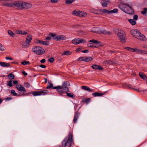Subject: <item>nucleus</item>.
Returning a JSON list of instances; mask_svg holds the SVG:
<instances>
[{
    "label": "nucleus",
    "instance_id": "nucleus-1",
    "mask_svg": "<svg viewBox=\"0 0 147 147\" xmlns=\"http://www.w3.org/2000/svg\"><path fill=\"white\" fill-rule=\"evenodd\" d=\"M73 136L72 133H69L67 137H66L62 142L61 146L59 147H71L74 143Z\"/></svg>",
    "mask_w": 147,
    "mask_h": 147
},
{
    "label": "nucleus",
    "instance_id": "nucleus-2",
    "mask_svg": "<svg viewBox=\"0 0 147 147\" xmlns=\"http://www.w3.org/2000/svg\"><path fill=\"white\" fill-rule=\"evenodd\" d=\"M130 33L134 37L138 39L143 41H146L147 40L146 37L138 30L132 29L130 31Z\"/></svg>",
    "mask_w": 147,
    "mask_h": 147
},
{
    "label": "nucleus",
    "instance_id": "nucleus-3",
    "mask_svg": "<svg viewBox=\"0 0 147 147\" xmlns=\"http://www.w3.org/2000/svg\"><path fill=\"white\" fill-rule=\"evenodd\" d=\"M114 30L117 34L118 38L121 42L123 43L125 42H126V36L125 32L121 29L116 28L114 29Z\"/></svg>",
    "mask_w": 147,
    "mask_h": 147
},
{
    "label": "nucleus",
    "instance_id": "nucleus-4",
    "mask_svg": "<svg viewBox=\"0 0 147 147\" xmlns=\"http://www.w3.org/2000/svg\"><path fill=\"white\" fill-rule=\"evenodd\" d=\"M119 7L126 13L131 14L133 12V10L129 6L125 4H121L119 5Z\"/></svg>",
    "mask_w": 147,
    "mask_h": 147
},
{
    "label": "nucleus",
    "instance_id": "nucleus-5",
    "mask_svg": "<svg viewBox=\"0 0 147 147\" xmlns=\"http://www.w3.org/2000/svg\"><path fill=\"white\" fill-rule=\"evenodd\" d=\"M118 12V9L115 8L112 10L109 11L107 9H99L96 12H94L97 14H101L102 13H107L108 14L112 13H117Z\"/></svg>",
    "mask_w": 147,
    "mask_h": 147
},
{
    "label": "nucleus",
    "instance_id": "nucleus-6",
    "mask_svg": "<svg viewBox=\"0 0 147 147\" xmlns=\"http://www.w3.org/2000/svg\"><path fill=\"white\" fill-rule=\"evenodd\" d=\"M32 51L38 55H42L45 52L43 48L38 46H34L32 49Z\"/></svg>",
    "mask_w": 147,
    "mask_h": 147
},
{
    "label": "nucleus",
    "instance_id": "nucleus-7",
    "mask_svg": "<svg viewBox=\"0 0 147 147\" xmlns=\"http://www.w3.org/2000/svg\"><path fill=\"white\" fill-rule=\"evenodd\" d=\"M72 14L74 16L82 18H84L87 15L86 12L84 11H80L77 9L74 10L72 12Z\"/></svg>",
    "mask_w": 147,
    "mask_h": 147
},
{
    "label": "nucleus",
    "instance_id": "nucleus-8",
    "mask_svg": "<svg viewBox=\"0 0 147 147\" xmlns=\"http://www.w3.org/2000/svg\"><path fill=\"white\" fill-rule=\"evenodd\" d=\"M69 85V83L68 82H63L62 85L61 87L62 94L64 92H68L69 91V89L68 88Z\"/></svg>",
    "mask_w": 147,
    "mask_h": 147
},
{
    "label": "nucleus",
    "instance_id": "nucleus-9",
    "mask_svg": "<svg viewBox=\"0 0 147 147\" xmlns=\"http://www.w3.org/2000/svg\"><path fill=\"white\" fill-rule=\"evenodd\" d=\"M71 42L74 45H78L80 43H85L87 42V41L84 39L76 38L73 39Z\"/></svg>",
    "mask_w": 147,
    "mask_h": 147
},
{
    "label": "nucleus",
    "instance_id": "nucleus-10",
    "mask_svg": "<svg viewBox=\"0 0 147 147\" xmlns=\"http://www.w3.org/2000/svg\"><path fill=\"white\" fill-rule=\"evenodd\" d=\"M16 88L20 91L21 96H24L25 95L26 93V90L22 85L17 84L16 86Z\"/></svg>",
    "mask_w": 147,
    "mask_h": 147
},
{
    "label": "nucleus",
    "instance_id": "nucleus-11",
    "mask_svg": "<svg viewBox=\"0 0 147 147\" xmlns=\"http://www.w3.org/2000/svg\"><path fill=\"white\" fill-rule=\"evenodd\" d=\"M48 91L46 90H42L39 91H35L32 93V94L34 96L45 95L47 93Z\"/></svg>",
    "mask_w": 147,
    "mask_h": 147
},
{
    "label": "nucleus",
    "instance_id": "nucleus-12",
    "mask_svg": "<svg viewBox=\"0 0 147 147\" xmlns=\"http://www.w3.org/2000/svg\"><path fill=\"white\" fill-rule=\"evenodd\" d=\"M93 60V58L91 57H80L77 59L78 61H84L86 62H88L91 61Z\"/></svg>",
    "mask_w": 147,
    "mask_h": 147
},
{
    "label": "nucleus",
    "instance_id": "nucleus-13",
    "mask_svg": "<svg viewBox=\"0 0 147 147\" xmlns=\"http://www.w3.org/2000/svg\"><path fill=\"white\" fill-rule=\"evenodd\" d=\"M23 2L18 1L14 3V7L16 6L20 9H22Z\"/></svg>",
    "mask_w": 147,
    "mask_h": 147
},
{
    "label": "nucleus",
    "instance_id": "nucleus-14",
    "mask_svg": "<svg viewBox=\"0 0 147 147\" xmlns=\"http://www.w3.org/2000/svg\"><path fill=\"white\" fill-rule=\"evenodd\" d=\"M134 52H135L138 54H147V51H144L143 50L137 49H134Z\"/></svg>",
    "mask_w": 147,
    "mask_h": 147
},
{
    "label": "nucleus",
    "instance_id": "nucleus-15",
    "mask_svg": "<svg viewBox=\"0 0 147 147\" xmlns=\"http://www.w3.org/2000/svg\"><path fill=\"white\" fill-rule=\"evenodd\" d=\"M99 34L104 35H110L111 34V33L109 31L104 29H99Z\"/></svg>",
    "mask_w": 147,
    "mask_h": 147
},
{
    "label": "nucleus",
    "instance_id": "nucleus-16",
    "mask_svg": "<svg viewBox=\"0 0 147 147\" xmlns=\"http://www.w3.org/2000/svg\"><path fill=\"white\" fill-rule=\"evenodd\" d=\"M91 67L94 69H98L100 71H101L103 69V67H101L100 65H92L91 66Z\"/></svg>",
    "mask_w": 147,
    "mask_h": 147
},
{
    "label": "nucleus",
    "instance_id": "nucleus-17",
    "mask_svg": "<svg viewBox=\"0 0 147 147\" xmlns=\"http://www.w3.org/2000/svg\"><path fill=\"white\" fill-rule=\"evenodd\" d=\"M55 38H56V40H57L59 41L65 40L66 38L63 35H59L57 36Z\"/></svg>",
    "mask_w": 147,
    "mask_h": 147
},
{
    "label": "nucleus",
    "instance_id": "nucleus-18",
    "mask_svg": "<svg viewBox=\"0 0 147 147\" xmlns=\"http://www.w3.org/2000/svg\"><path fill=\"white\" fill-rule=\"evenodd\" d=\"M78 110L75 113L74 118L73 119V122L74 123H76L77 120L79 116L80 115V113L78 112Z\"/></svg>",
    "mask_w": 147,
    "mask_h": 147
},
{
    "label": "nucleus",
    "instance_id": "nucleus-19",
    "mask_svg": "<svg viewBox=\"0 0 147 147\" xmlns=\"http://www.w3.org/2000/svg\"><path fill=\"white\" fill-rule=\"evenodd\" d=\"M32 7V5L28 3L23 2L22 9L23 8L28 9Z\"/></svg>",
    "mask_w": 147,
    "mask_h": 147
},
{
    "label": "nucleus",
    "instance_id": "nucleus-20",
    "mask_svg": "<svg viewBox=\"0 0 147 147\" xmlns=\"http://www.w3.org/2000/svg\"><path fill=\"white\" fill-rule=\"evenodd\" d=\"M61 87V86H57L53 87L52 88L54 89H57V91L59 93L60 95H61L62 94V92Z\"/></svg>",
    "mask_w": 147,
    "mask_h": 147
},
{
    "label": "nucleus",
    "instance_id": "nucleus-21",
    "mask_svg": "<svg viewBox=\"0 0 147 147\" xmlns=\"http://www.w3.org/2000/svg\"><path fill=\"white\" fill-rule=\"evenodd\" d=\"M99 29L98 28L93 27L92 28L90 31L92 32L99 34Z\"/></svg>",
    "mask_w": 147,
    "mask_h": 147
},
{
    "label": "nucleus",
    "instance_id": "nucleus-22",
    "mask_svg": "<svg viewBox=\"0 0 147 147\" xmlns=\"http://www.w3.org/2000/svg\"><path fill=\"white\" fill-rule=\"evenodd\" d=\"M0 65L3 67H9L10 64L9 63H7L5 62H0Z\"/></svg>",
    "mask_w": 147,
    "mask_h": 147
},
{
    "label": "nucleus",
    "instance_id": "nucleus-23",
    "mask_svg": "<svg viewBox=\"0 0 147 147\" xmlns=\"http://www.w3.org/2000/svg\"><path fill=\"white\" fill-rule=\"evenodd\" d=\"M32 39V36L30 34H28L27 36L26 41L30 43Z\"/></svg>",
    "mask_w": 147,
    "mask_h": 147
},
{
    "label": "nucleus",
    "instance_id": "nucleus-24",
    "mask_svg": "<svg viewBox=\"0 0 147 147\" xmlns=\"http://www.w3.org/2000/svg\"><path fill=\"white\" fill-rule=\"evenodd\" d=\"M105 93H99L97 92H95L92 93V94L94 97L102 96L105 94Z\"/></svg>",
    "mask_w": 147,
    "mask_h": 147
},
{
    "label": "nucleus",
    "instance_id": "nucleus-25",
    "mask_svg": "<svg viewBox=\"0 0 147 147\" xmlns=\"http://www.w3.org/2000/svg\"><path fill=\"white\" fill-rule=\"evenodd\" d=\"M81 88L85 90L88 91L89 92H90L93 91L92 90L90 89L89 88L86 86H82Z\"/></svg>",
    "mask_w": 147,
    "mask_h": 147
},
{
    "label": "nucleus",
    "instance_id": "nucleus-26",
    "mask_svg": "<svg viewBox=\"0 0 147 147\" xmlns=\"http://www.w3.org/2000/svg\"><path fill=\"white\" fill-rule=\"evenodd\" d=\"M139 75L142 79L144 80H146L147 79L146 76L142 72H139Z\"/></svg>",
    "mask_w": 147,
    "mask_h": 147
},
{
    "label": "nucleus",
    "instance_id": "nucleus-27",
    "mask_svg": "<svg viewBox=\"0 0 147 147\" xmlns=\"http://www.w3.org/2000/svg\"><path fill=\"white\" fill-rule=\"evenodd\" d=\"M30 45V43L25 41V42L23 44L22 47L23 48H27L29 47Z\"/></svg>",
    "mask_w": 147,
    "mask_h": 147
},
{
    "label": "nucleus",
    "instance_id": "nucleus-28",
    "mask_svg": "<svg viewBox=\"0 0 147 147\" xmlns=\"http://www.w3.org/2000/svg\"><path fill=\"white\" fill-rule=\"evenodd\" d=\"M3 5L8 7H14V3H4L3 4Z\"/></svg>",
    "mask_w": 147,
    "mask_h": 147
},
{
    "label": "nucleus",
    "instance_id": "nucleus-29",
    "mask_svg": "<svg viewBox=\"0 0 147 147\" xmlns=\"http://www.w3.org/2000/svg\"><path fill=\"white\" fill-rule=\"evenodd\" d=\"M71 53L69 51H66L64 52L63 53H62L61 55L62 56L63 55H70L71 54Z\"/></svg>",
    "mask_w": 147,
    "mask_h": 147
},
{
    "label": "nucleus",
    "instance_id": "nucleus-30",
    "mask_svg": "<svg viewBox=\"0 0 147 147\" xmlns=\"http://www.w3.org/2000/svg\"><path fill=\"white\" fill-rule=\"evenodd\" d=\"M89 42H93L95 44H99L101 43L98 40H97L94 39L91 40L89 41Z\"/></svg>",
    "mask_w": 147,
    "mask_h": 147
},
{
    "label": "nucleus",
    "instance_id": "nucleus-31",
    "mask_svg": "<svg viewBox=\"0 0 147 147\" xmlns=\"http://www.w3.org/2000/svg\"><path fill=\"white\" fill-rule=\"evenodd\" d=\"M65 93H66V94H67V96L69 97L74 98L75 97V95L69 93H68V92H66Z\"/></svg>",
    "mask_w": 147,
    "mask_h": 147
},
{
    "label": "nucleus",
    "instance_id": "nucleus-32",
    "mask_svg": "<svg viewBox=\"0 0 147 147\" xmlns=\"http://www.w3.org/2000/svg\"><path fill=\"white\" fill-rule=\"evenodd\" d=\"M128 21L133 25H135L136 24V22L134 20L132 19H129Z\"/></svg>",
    "mask_w": 147,
    "mask_h": 147
},
{
    "label": "nucleus",
    "instance_id": "nucleus-33",
    "mask_svg": "<svg viewBox=\"0 0 147 147\" xmlns=\"http://www.w3.org/2000/svg\"><path fill=\"white\" fill-rule=\"evenodd\" d=\"M49 35L51 36V37L53 39L56 40V38H55L56 36V35L54 34L53 33H50L49 34Z\"/></svg>",
    "mask_w": 147,
    "mask_h": 147
},
{
    "label": "nucleus",
    "instance_id": "nucleus-34",
    "mask_svg": "<svg viewBox=\"0 0 147 147\" xmlns=\"http://www.w3.org/2000/svg\"><path fill=\"white\" fill-rule=\"evenodd\" d=\"M147 11V8H144L143 11H141V13L144 15H145L146 16H147V15H146L145 14Z\"/></svg>",
    "mask_w": 147,
    "mask_h": 147
},
{
    "label": "nucleus",
    "instance_id": "nucleus-35",
    "mask_svg": "<svg viewBox=\"0 0 147 147\" xmlns=\"http://www.w3.org/2000/svg\"><path fill=\"white\" fill-rule=\"evenodd\" d=\"M8 77L9 79L10 80L13 79L15 78L14 75L12 74H9L8 76Z\"/></svg>",
    "mask_w": 147,
    "mask_h": 147
},
{
    "label": "nucleus",
    "instance_id": "nucleus-36",
    "mask_svg": "<svg viewBox=\"0 0 147 147\" xmlns=\"http://www.w3.org/2000/svg\"><path fill=\"white\" fill-rule=\"evenodd\" d=\"M21 64L23 65H29L30 63L29 61H24L21 63Z\"/></svg>",
    "mask_w": 147,
    "mask_h": 147
},
{
    "label": "nucleus",
    "instance_id": "nucleus-37",
    "mask_svg": "<svg viewBox=\"0 0 147 147\" xmlns=\"http://www.w3.org/2000/svg\"><path fill=\"white\" fill-rule=\"evenodd\" d=\"M74 0H65V3L67 4H71Z\"/></svg>",
    "mask_w": 147,
    "mask_h": 147
},
{
    "label": "nucleus",
    "instance_id": "nucleus-38",
    "mask_svg": "<svg viewBox=\"0 0 147 147\" xmlns=\"http://www.w3.org/2000/svg\"><path fill=\"white\" fill-rule=\"evenodd\" d=\"M125 49H126L127 50H128L129 51L131 52H134V49L133 48H130L129 47H126L125 48Z\"/></svg>",
    "mask_w": 147,
    "mask_h": 147
},
{
    "label": "nucleus",
    "instance_id": "nucleus-39",
    "mask_svg": "<svg viewBox=\"0 0 147 147\" xmlns=\"http://www.w3.org/2000/svg\"><path fill=\"white\" fill-rule=\"evenodd\" d=\"M35 42L36 43L39 44L41 45H42V43H43V41L40 40H35Z\"/></svg>",
    "mask_w": 147,
    "mask_h": 147
},
{
    "label": "nucleus",
    "instance_id": "nucleus-40",
    "mask_svg": "<svg viewBox=\"0 0 147 147\" xmlns=\"http://www.w3.org/2000/svg\"><path fill=\"white\" fill-rule=\"evenodd\" d=\"M11 94H13L14 96H16L17 94V93L15 92V91L13 90H11Z\"/></svg>",
    "mask_w": 147,
    "mask_h": 147
},
{
    "label": "nucleus",
    "instance_id": "nucleus-41",
    "mask_svg": "<svg viewBox=\"0 0 147 147\" xmlns=\"http://www.w3.org/2000/svg\"><path fill=\"white\" fill-rule=\"evenodd\" d=\"M12 81L11 80L9 81L7 83V86H10L12 87Z\"/></svg>",
    "mask_w": 147,
    "mask_h": 147
},
{
    "label": "nucleus",
    "instance_id": "nucleus-42",
    "mask_svg": "<svg viewBox=\"0 0 147 147\" xmlns=\"http://www.w3.org/2000/svg\"><path fill=\"white\" fill-rule=\"evenodd\" d=\"M53 85L51 83H50L47 87L46 88L47 89L53 87Z\"/></svg>",
    "mask_w": 147,
    "mask_h": 147
},
{
    "label": "nucleus",
    "instance_id": "nucleus-43",
    "mask_svg": "<svg viewBox=\"0 0 147 147\" xmlns=\"http://www.w3.org/2000/svg\"><path fill=\"white\" fill-rule=\"evenodd\" d=\"M87 46L88 47H95L96 46H94L93 44L91 43H88L87 44Z\"/></svg>",
    "mask_w": 147,
    "mask_h": 147
},
{
    "label": "nucleus",
    "instance_id": "nucleus-44",
    "mask_svg": "<svg viewBox=\"0 0 147 147\" xmlns=\"http://www.w3.org/2000/svg\"><path fill=\"white\" fill-rule=\"evenodd\" d=\"M54 61V58L51 57L49 59L48 61L51 63H53Z\"/></svg>",
    "mask_w": 147,
    "mask_h": 147
},
{
    "label": "nucleus",
    "instance_id": "nucleus-45",
    "mask_svg": "<svg viewBox=\"0 0 147 147\" xmlns=\"http://www.w3.org/2000/svg\"><path fill=\"white\" fill-rule=\"evenodd\" d=\"M82 47H80L78 48L76 50V51L77 52H81V51H82Z\"/></svg>",
    "mask_w": 147,
    "mask_h": 147
},
{
    "label": "nucleus",
    "instance_id": "nucleus-46",
    "mask_svg": "<svg viewBox=\"0 0 147 147\" xmlns=\"http://www.w3.org/2000/svg\"><path fill=\"white\" fill-rule=\"evenodd\" d=\"M8 33L11 36H13L14 35L13 33L11 30H9L8 31Z\"/></svg>",
    "mask_w": 147,
    "mask_h": 147
},
{
    "label": "nucleus",
    "instance_id": "nucleus-47",
    "mask_svg": "<svg viewBox=\"0 0 147 147\" xmlns=\"http://www.w3.org/2000/svg\"><path fill=\"white\" fill-rule=\"evenodd\" d=\"M84 101V100H83ZM85 102L87 104H88L90 101V98H88V99H85L84 100Z\"/></svg>",
    "mask_w": 147,
    "mask_h": 147
},
{
    "label": "nucleus",
    "instance_id": "nucleus-48",
    "mask_svg": "<svg viewBox=\"0 0 147 147\" xmlns=\"http://www.w3.org/2000/svg\"><path fill=\"white\" fill-rule=\"evenodd\" d=\"M102 6L103 7H106L107 6V3L106 2H104L102 3Z\"/></svg>",
    "mask_w": 147,
    "mask_h": 147
},
{
    "label": "nucleus",
    "instance_id": "nucleus-49",
    "mask_svg": "<svg viewBox=\"0 0 147 147\" xmlns=\"http://www.w3.org/2000/svg\"><path fill=\"white\" fill-rule=\"evenodd\" d=\"M49 42L48 41H43L42 43V45H49Z\"/></svg>",
    "mask_w": 147,
    "mask_h": 147
},
{
    "label": "nucleus",
    "instance_id": "nucleus-50",
    "mask_svg": "<svg viewBox=\"0 0 147 147\" xmlns=\"http://www.w3.org/2000/svg\"><path fill=\"white\" fill-rule=\"evenodd\" d=\"M52 39V38L50 36L49 34L48 36L45 39L46 40H51Z\"/></svg>",
    "mask_w": 147,
    "mask_h": 147
},
{
    "label": "nucleus",
    "instance_id": "nucleus-51",
    "mask_svg": "<svg viewBox=\"0 0 147 147\" xmlns=\"http://www.w3.org/2000/svg\"><path fill=\"white\" fill-rule=\"evenodd\" d=\"M0 50L1 51H4V49L2 45L1 44L0 45Z\"/></svg>",
    "mask_w": 147,
    "mask_h": 147
},
{
    "label": "nucleus",
    "instance_id": "nucleus-52",
    "mask_svg": "<svg viewBox=\"0 0 147 147\" xmlns=\"http://www.w3.org/2000/svg\"><path fill=\"white\" fill-rule=\"evenodd\" d=\"M133 18H134V20H137L138 18V16L136 15H135L134 16Z\"/></svg>",
    "mask_w": 147,
    "mask_h": 147
},
{
    "label": "nucleus",
    "instance_id": "nucleus-53",
    "mask_svg": "<svg viewBox=\"0 0 147 147\" xmlns=\"http://www.w3.org/2000/svg\"><path fill=\"white\" fill-rule=\"evenodd\" d=\"M59 0H50L51 2L52 3H56Z\"/></svg>",
    "mask_w": 147,
    "mask_h": 147
},
{
    "label": "nucleus",
    "instance_id": "nucleus-54",
    "mask_svg": "<svg viewBox=\"0 0 147 147\" xmlns=\"http://www.w3.org/2000/svg\"><path fill=\"white\" fill-rule=\"evenodd\" d=\"M25 85H26V86L27 88H29L30 86V85L28 83H25Z\"/></svg>",
    "mask_w": 147,
    "mask_h": 147
},
{
    "label": "nucleus",
    "instance_id": "nucleus-55",
    "mask_svg": "<svg viewBox=\"0 0 147 147\" xmlns=\"http://www.w3.org/2000/svg\"><path fill=\"white\" fill-rule=\"evenodd\" d=\"M81 52L84 53H88L89 51L88 50H86L81 51Z\"/></svg>",
    "mask_w": 147,
    "mask_h": 147
},
{
    "label": "nucleus",
    "instance_id": "nucleus-56",
    "mask_svg": "<svg viewBox=\"0 0 147 147\" xmlns=\"http://www.w3.org/2000/svg\"><path fill=\"white\" fill-rule=\"evenodd\" d=\"M12 99V98L11 97H7L5 99V100H9Z\"/></svg>",
    "mask_w": 147,
    "mask_h": 147
},
{
    "label": "nucleus",
    "instance_id": "nucleus-57",
    "mask_svg": "<svg viewBox=\"0 0 147 147\" xmlns=\"http://www.w3.org/2000/svg\"><path fill=\"white\" fill-rule=\"evenodd\" d=\"M13 83L15 85L17 84L18 83V82L16 80H14L13 82Z\"/></svg>",
    "mask_w": 147,
    "mask_h": 147
},
{
    "label": "nucleus",
    "instance_id": "nucleus-58",
    "mask_svg": "<svg viewBox=\"0 0 147 147\" xmlns=\"http://www.w3.org/2000/svg\"><path fill=\"white\" fill-rule=\"evenodd\" d=\"M40 67L41 68H45L46 67V66L44 65H40Z\"/></svg>",
    "mask_w": 147,
    "mask_h": 147
},
{
    "label": "nucleus",
    "instance_id": "nucleus-59",
    "mask_svg": "<svg viewBox=\"0 0 147 147\" xmlns=\"http://www.w3.org/2000/svg\"><path fill=\"white\" fill-rule=\"evenodd\" d=\"M5 59L7 60H13V59L12 58L9 57H5Z\"/></svg>",
    "mask_w": 147,
    "mask_h": 147
},
{
    "label": "nucleus",
    "instance_id": "nucleus-60",
    "mask_svg": "<svg viewBox=\"0 0 147 147\" xmlns=\"http://www.w3.org/2000/svg\"><path fill=\"white\" fill-rule=\"evenodd\" d=\"M28 34V32L26 31H24L22 32V34L23 35H26Z\"/></svg>",
    "mask_w": 147,
    "mask_h": 147
},
{
    "label": "nucleus",
    "instance_id": "nucleus-61",
    "mask_svg": "<svg viewBox=\"0 0 147 147\" xmlns=\"http://www.w3.org/2000/svg\"><path fill=\"white\" fill-rule=\"evenodd\" d=\"M22 73L24 76H26L27 75V74L24 71H23L22 72Z\"/></svg>",
    "mask_w": 147,
    "mask_h": 147
},
{
    "label": "nucleus",
    "instance_id": "nucleus-62",
    "mask_svg": "<svg viewBox=\"0 0 147 147\" xmlns=\"http://www.w3.org/2000/svg\"><path fill=\"white\" fill-rule=\"evenodd\" d=\"M45 59H44L41 60L40 61V62L41 63H44L45 62Z\"/></svg>",
    "mask_w": 147,
    "mask_h": 147
},
{
    "label": "nucleus",
    "instance_id": "nucleus-63",
    "mask_svg": "<svg viewBox=\"0 0 147 147\" xmlns=\"http://www.w3.org/2000/svg\"><path fill=\"white\" fill-rule=\"evenodd\" d=\"M22 32L21 30H18L17 31V33L18 34H22Z\"/></svg>",
    "mask_w": 147,
    "mask_h": 147
},
{
    "label": "nucleus",
    "instance_id": "nucleus-64",
    "mask_svg": "<svg viewBox=\"0 0 147 147\" xmlns=\"http://www.w3.org/2000/svg\"><path fill=\"white\" fill-rule=\"evenodd\" d=\"M110 0H104V1L106 3H109Z\"/></svg>",
    "mask_w": 147,
    "mask_h": 147
}]
</instances>
